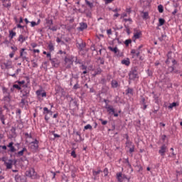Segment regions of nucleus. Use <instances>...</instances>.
Returning a JSON list of instances; mask_svg holds the SVG:
<instances>
[{"label":"nucleus","instance_id":"obj_63","mask_svg":"<svg viewBox=\"0 0 182 182\" xmlns=\"http://www.w3.org/2000/svg\"><path fill=\"white\" fill-rule=\"evenodd\" d=\"M81 69H82V70H87V66L82 64V65H81Z\"/></svg>","mask_w":182,"mask_h":182},{"label":"nucleus","instance_id":"obj_47","mask_svg":"<svg viewBox=\"0 0 182 182\" xmlns=\"http://www.w3.org/2000/svg\"><path fill=\"white\" fill-rule=\"evenodd\" d=\"M99 120L100 122H101L102 126H106V124H107V121L103 120V119L102 118H100Z\"/></svg>","mask_w":182,"mask_h":182},{"label":"nucleus","instance_id":"obj_6","mask_svg":"<svg viewBox=\"0 0 182 182\" xmlns=\"http://www.w3.org/2000/svg\"><path fill=\"white\" fill-rule=\"evenodd\" d=\"M167 145L166 144H162V146L160 147V149L159 150V153L161 157H164L166 156V152L167 151Z\"/></svg>","mask_w":182,"mask_h":182},{"label":"nucleus","instance_id":"obj_21","mask_svg":"<svg viewBox=\"0 0 182 182\" xmlns=\"http://www.w3.org/2000/svg\"><path fill=\"white\" fill-rule=\"evenodd\" d=\"M85 29H87V23H80V27H79V30L80 31H85Z\"/></svg>","mask_w":182,"mask_h":182},{"label":"nucleus","instance_id":"obj_44","mask_svg":"<svg viewBox=\"0 0 182 182\" xmlns=\"http://www.w3.org/2000/svg\"><path fill=\"white\" fill-rule=\"evenodd\" d=\"M103 102L105 103V108L110 106V105H109V103H110V100L104 99Z\"/></svg>","mask_w":182,"mask_h":182},{"label":"nucleus","instance_id":"obj_11","mask_svg":"<svg viewBox=\"0 0 182 182\" xmlns=\"http://www.w3.org/2000/svg\"><path fill=\"white\" fill-rule=\"evenodd\" d=\"M26 152H28V149H26V147H23L21 151L15 153V156L16 157H22V156H23V153Z\"/></svg>","mask_w":182,"mask_h":182},{"label":"nucleus","instance_id":"obj_56","mask_svg":"<svg viewBox=\"0 0 182 182\" xmlns=\"http://www.w3.org/2000/svg\"><path fill=\"white\" fill-rule=\"evenodd\" d=\"M80 87L79 86V83H77V82L73 86V89L75 90H77V89H80Z\"/></svg>","mask_w":182,"mask_h":182},{"label":"nucleus","instance_id":"obj_23","mask_svg":"<svg viewBox=\"0 0 182 182\" xmlns=\"http://www.w3.org/2000/svg\"><path fill=\"white\" fill-rule=\"evenodd\" d=\"M122 65H125V66H130V59L129 58L124 59L121 61Z\"/></svg>","mask_w":182,"mask_h":182},{"label":"nucleus","instance_id":"obj_52","mask_svg":"<svg viewBox=\"0 0 182 182\" xmlns=\"http://www.w3.org/2000/svg\"><path fill=\"white\" fill-rule=\"evenodd\" d=\"M11 50H13L12 52H13L14 53H15L16 52V50H18V47L14 46H11Z\"/></svg>","mask_w":182,"mask_h":182},{"label":"nucleus","instance_id":"obj_14","mask_svg":"<svg viewBox=\"0 0 182 182\" xmlns=\"http://www.w3.org/2000/svg\"><path fill=\"white\" fill-rule=\"evenodd\" d=\"M64 61L66 65L67 69L70 68L73 64L72 60H70V58H65Z\"/></svg>","mask_w":182,"mask_h":182},{"label":"nucleus","instance_id":"obj_50","mask_svg":"<svg viewBox=\"0 0 182 182\" xmlns=\"http://www.w3.org/2000/svg\"><path fill=\"white\" fill-rule=\"evenodd\" d=\"M43 111V114H45V113H46L47 114H49V113H50V110H49L48 107H44Z\"/></svg>","mask_w":182,"mask_h":182},{"label":"nucleus","instance_id":"obj_61","mask_svg":"<svg viewBox=\"0 0 182 182\" xmlns=\"http://www.w3.org/2000/svg\"><path fill=\"white\" fill-rule=\"evenodd\" d=\"M125 144L127 147H129V146H132V142L130 141V140H128L126 141Z\"/></svg>","mask_w":182,"mask_h":182},{"label":"nucleus","instance_id":"obj_59","mask_svg":"<svg viewBox=\"0 0 182 182\" xmlns=\"http://www.w3.org/2000/svg\"><path fill=\"white\" fill-rule=\"evenodd\" d=\"M113 1L114 0H104V1L105 2V5H109V4H112Z\"/></svg>","mask_w":182,"mask_h":182},{"label":"nucleus","instance_id":"obj_53","mask_svg":"<svg viewBox=\"0 0 182 182\" xmlns=\"http://www.w3.org/2000/svg\"><path fill=\"white\" fill-rule=\"evenodd\" d=\"M102 68H97L95 70V75H100V73H102Z\"/></svg>","mask_w":182,"mask_h":182},{"label":"nucleus","instance_id":"obj_16","mask_svg":"<svg viewBox=\"0 0 182 182\" xmlns=\"http://www.w3.org/2000/svg\"><path fill=\"white\" fill-rule=\"evenodd\" d=\"M32 149H34V150H38L39 149V141L38 139H35L33 141L31 142Z\"/></svg>","mask_w":182,"mask_h":182},{"label":"nucleus","instance_id":"obj_58","mask_svg":"<svg viewBox=\"0 0 182 182\" xmlns=\"http://www.w3.org/2000/svg\"><path fill=\"white\" fill-rule=\"evenodd\" d=\"M171 52H168V55H167V59L169 60H173V58H171Z\"/></svg>","mask_w":182,"mask_h":182},{"label":"nucleus","instance_id":"obj_9","mask_svg":"<svg viewBox=\"0 0 182 182\" xmlns=\"http://www.w3.org/2000/svg\"><path fill=\"white\" fill-rule=\"evenodd\" d=\"M131 55L132 56V59H136V58L140 56V51H139V50L132 49L131 50Z\"/></svg>","mask_w":182,"mask_h":182},{"label":"nucleus","instance_id":"obj_28","mask_svg":"<svg viewBox=\"0 0 182 182\" xmlns=\"http://www.w3.org/2000/svg\"><path fill=\"white\" fill-rule=\"evenodd\" d=\"M109 50H110L111 52H114V53H117L119 52V48H117V47L115 48H112V46H109L108 47Z\"/></svg>","mask_w":182,"mask_h":182},{"label":"nucleus","instance_id":"obj_1","mask_svg":"<svg viewBox=\"0 0 182 182\" xmlns=\"http://www.w3.org/2000/svg\"><path fill=\"white\" fill-rule=\"evenodd\" d=\"M129 80H136V79H139V72L137 71L136 67H134L131 69L129 73Z\"/></svg>","mask_w":182,"mask_h":182},{"label":"nucleus","instance_id":"obj_25","mask_svg":"<svg viewBox=\"0 0 182 182\" xmlns=\"http://www.w3.org/2000/svg\"><path fill=\"white\" fill-rule=\"evenodd\" d=\"M141 14H143L141 16L142 19H144L145 21H146V19H149L150 18V16H149V12H147V11H141Z\"/></svg>","mask_w":182,"mask_h":182},{"label":"nucleus","instance_id":"obj_62","mask_svg":"<svg viewBox=\"0 0 182 182\" xmlns=\"http://www.w3.org/2000/svg\"><path fill=\"white\" fill-rule=\"evenodd\" d=\"M26 137H28V139H32V134H28V132L25 133Z\"/></svg>","mask_w":182,"mask_h":182},{"label":"nucleus","instance_id":"obj_5","mask_svg":"<svg viewBox=\"0 0 182 182\" xmlns=\"http://www.w3.org/2000/svg\"><path fill=\"white\" fill-rule=\"evenodd\" d=\"M166 73L167 75H168V73H175L176 75H178L181 73V71L179 70H176L174 68V65H171L168 68Z\"/></svg>","mask_w":182,"mask_h":182},{"label":"nucleus","instance_id":"obj_18","mask_svg":"<svg viewBox=\"0 0 182 182\" xmlns=\"http://www.w3.org/2000/svg\"><path fill=\"white\" fill-rule=\"evenodd\" d=\"M76 46L78 48L79 50H83L86 47V44L83 43V41H81L80 43H77Z\"/></svg>","mask_w":182,"mask_h":182},{"label":"nucleus","instance_id":"obj_33","mask_svg":"<svg viewBox=\"0 0 182 182\" xmlns=\"http://www.w3.org/2000/svg\"><path fill=\"white\" fill-rule=\"evenodd\" d=\"M164 23H166V20H164V18H159V19L158 26H163V25H164Z\"/></svg>","mask_w":182,"mask_h":182},{"label":"nucleus","instance_id":"obj_57","mask_svg":"<svg viewBox=\"0 0 182 182\" xmlns=\"http://www.w3.org/2000/svg\"><path fill=\"white\" fill-rule=\"evenodd\" d=\"M1 117H5V115H4V109H2V108H0V119Z\"/></svg>","mask_w":182,"mask_h":182},{"label":"nucleus","instance_id":"obj_31","mask_svg":"<svg viewBox=\"0 0 182 182\" xmlns=\"http://www.w3.org/2000/svg\"><path fill=\"white\" fill-rule=\"evenodd\" d=\"M141 36V32H136L134 33L133 39H140V36Z\"/></svg>","mask_w":182,"mask_h":182},{"label":"nucleus","instance_id":"obj_30","mask_svg":"<svg viewBox=\"0 0 182 182\" xmlns=\"http://www.w3.org/2000/svg\"><path fill=\"white\" fill-rule=\"evenodd\" d=\"M76 136H78L79 139H75V141H76V143H79L80 141H82L83 139H82V135L80 134V132H77L75 133Z\"/></svg>","mask_w":182,"mask_h":182},{"label":"nucleus","instance_id":"obj_12","mask_svg":"<svg viewBox=\"0 0 182 182\" xmlns=\"http://www.w3.org/2000/svg\"><path fill=\"white\" fill-rule=\"evenodd\" d=\"M4 166H6L7 170H11L12 166H14V160L9 159L7 162H5Z\"/></svg>","mask_w":182,"mask_h":182},{"label":"nucleus","instance_id":"obj_26","mask_svg":"<svg viewBox=\"0 0 182 182\" xmlns=\"http://www.w3.org/2000/svg\"><path fill=\"white\" fill-rule=\"evenodd\" d=\"M46 23L47 26H52L53 25V19L49 18H46Z\"/></svg>","mask_w":182,"mask_h":182},{"label":"nucleus","instance_id":"obj_15","mask_svg":"<svg viewBox=\"0 0 182 182\" xmlns=\"http://www.w3.org/2000/svg\"><path fill=\"white\" fill-rule=\"evenodd\" d=\"M47 28L48 31H52V32H56L58 29H59V26L58 25H51V26H47Z\"/></svg>","mask_w":182,"mask_h":182},{"label":"nucleus","instance_id":"obj_27","mask_svg":"<svg viewBox=\"0 0 182 182\" xmlns=\"http://www.w3.org/2000/svg\"><path fill=\"white\" fill-rule=\"evenodd\" d=\"M76 173H77V168L74 167L71 170V177H72V178H75L76 177Z\"/></svg>","mask_w":182,"mask_h":182},{"label":"nucleus","instance_id":"obj_7","mask_svg":"<svg viewBox=\"0 0 182 182\" xmlns=\"http://www.w3.org/2000/svg\"><path fill=\"white\" fill-rule=\"evenodd\" d=\"M21 92L22 93L21 97H29L31 93V88H23Z\"/></svg>","mask_w":182,"mask_h":182},{"label":"nucleus","instance_id":"obj_54","mask_svg":"<svg viewBox=\"0 0 182 182\" xmlns=\"http://www.w3.org/2000/svg\"><path fill=\"white\" fill-rule=\"evenodd\" d=\"M0 120H1V123H2V124H4V125L6 124L5 120H6V118L5 117H3L0 118Z\"/></svg>","mask_w":182,"mask_h":182},{"label":"nucleus","instance_id":"obj_60","mask_svg":"<svg viewBox=\"0 0 182 182\" xmlns=\"http://www.w3.org/2000/svg\"><path fill=\"white\" fill-rule=\"evenodd\" d=\"M31 28H33V27L38 26V23L36 22H35V21H31Z\"/></svg>","mask_w":182,"mask_h":182},{"label":"nucleus","instance_id":"obj_49","mask_svg":"<svg viewBox=\"0 0 182 182\" xmlns=\"http://www.w3.org/2000/svg\"><path fill=\"white\" fill-rule=\"evenodd\" d=\"M13 87L14 89H17V90H21L22 87H21V86H19L18 85L14 84L13 85Z\"/></svg>","mask_w":182,"mask_h":182},{"label":"nucleus","instance_id":"obj_3","mask_svg":"<svg viewBox=\"0 0 182 182\" xmlns=\"http://www.w3.org/2000/svg\"><path fill=\"white\" fill-rule=\"evenodd\" d=\"M26 177L32 178V180H36L38 178V173L35 171V168H31L29 170L26 171Z\"/></svg>","mask_w":182,"mask_h":182},{"label":"nucleus","instance_id":"obj_41","mask_svg":"<svg viewBox=\"0 0 182 182\" xmlns=\"http://www.w3.org/2000/svg\"><path fill=\"white\" fill-rule=\"evenodd\" d=\"M127 95H133V88L128 87L126 90Z\"/></svg>","mask_w":182,"mask_h":182},{"label":"nucleus","instance_id":"obj_4","mask_svg":"<svg viewBox=\"0 0 182 182\" xmlns=\"http://www.w3.org/2000/svg\"><path fill=\"white\" fill-rule=\"evenodd\" d=\"M26 48H21L20 50V59H22L23 62H29V58H28L26 55H28V52L26 51Z\"/></svg>","mask_w":182,"mask_h":182},{"label":"nucleus","instance_id":"obj_13","mask_svg":"<svg viewBox=\"0 0 182 182\" xmlns=\"http://www.w3.org/2000/svg\"><path fill=\"white\" fill-rule=\"evenodd\" d=\"M108 114H113V113H114V112L116 111V109H114V107H113V105H109L107 107H105Z\"/></svg>","mask_w":182,"mask_h":182},{"label":"nucleus","instance_id":"obj_37","mask_svg":"<svg viewBox=\"0 0 182 182\" xmlns=\"http://www.w3.org/2000/svg\"><path fill=\"white\" fill-rule=\"evenodd\" d=\"M178 105H179V104L178 102H173V103L169 105L168 108L173 109V107H176V106H178Z\"/></svg>","mask_w":182,"mask_h":182},{"label":"nucleus","instance_id":"obj_29","mask_svg":"<svg viewBox=\"0 0 182 182\" xmlns=\"http://www.w3.org/2000/svg\"><path fill=\"white\" fill-rule=\"evenodd\" d=\"M4 65L6 68V69H9V68H12V63L11 61L4 63Z\"/></svg>","mask_w":182,"mask_h":182},{"label":"nucleus","instance_id":"obj_2","mask_svg":"<svg viewBox=\"0 0 182 182\" xmlns=\"http://www.w3.org/2000/svg\"><path fill=\"white\" fill-rule=\"evenodd\" d=\"M2 92H3V100L4 102H7L9 103L11 102V92H9V90L5 87H2Z\"/></svg>","mask_w":182,"mask_h":182},{"label":"nucleus","instance_id":"obj_19","mask_svg":"<svg viewBox=\"0 0 182 182\" xmlns=\"http://www.w3.org/2000/svg\"><path fill=\"white\" fill-rule=\"evenodd\" d=\"M28 40V36H23V35L21 34L18 36V41L21 43H23L25 41Z\"/></svg>","mask_w":182,"mask_h":182},{"label":"nucleus","instance_id":"obj_42","mask_svg":"<svg viewBox=\"0 0 182 182\" xmlns=\"http://www.w3.org/2000/svg\"><path fill=\"white\" fill-rule=\"evenodd\" d=\"M15 180L16 182H23L22 178H21V176H19V175L15 176Z\"/></svg>","mask_w":182,"mask_h":182},{"label":"nucleus","instance_id":"obj_8","mask_svg":"<svg viewBox=\"0 0 182 182\" xmlns=\"http://www.w3.org/2000/svg\"><path fill=\"white\" fill-rule=\"evenodd\" d=\"M50 60L51 62L53 68H59V64L60 63V62L59 61V60H58V58H50Z\"/></svg>","mask_w":182,"mask_h":182},{"label":"nucleus","instance_id":"obj_22","mask_svg":"<svg viewBox=\"0 0 182 182\" xmlns=\"http://www.w3.org/2000/svg\"><path fill=\"white\" fill-rule=\"evenodd\" d=\"M36 94L37 95L38 97H39V96H42V97H46V92H42V90H38L36 92Z\"/></svg>","mask_w":182,"mask_h":182},{"label":"nucleus","instance_id":"obj_20","mask_svg":"<svg viewBox=\"0 0 182 182\" xmlns=\"http://www.w3.org/2000/svg\"><path fill=\"white\" fill-rule=\"evenodd\" d=\"M116 178L118 182H123V173L122 172H119L116 175Z\"/></svg>","mask_w":182,"mask_h":182},{"label":"nucleus","instance_id":"obj_64","mask_svg":"<svg viewBox=\"0 0 182 182\" xmlns=\"http://www.w3.org/2000/svg\"><path fill=\"white\" fill-rule=\"evenodd\" d=\"M134 145L132 146V147L129 148V153H134Z\"/></svg>","mask_w":182,"mask_h":182},{"label":"nucleus","instance_id":"obj_39","mask_svg":"<svg viewBox=\"0 0 182 182\" xmlns=\"http://www.w3.org/2000/svg\"><path fill=\"white\" fill-rule=\"evenodd\" d=\"M85 4L87 6H89L90 8V9H92V8H93V6H94L93 3H92V2L89 1H87V0H85Z\"/></svg>","mask_w":182,"mask_h":182},{"label":"nucleus","instance_id":"obj_40","mask_svg":"<svg viewBox=\"0 0 182 182\" xmlns=\"http://www.w3.org/2000/svg\"><path fill=\"white\" fill-rule=\"evenodd\" d=\"M26 99H28V97H21V105H22V106L26 105Z\"/></svg>","mask_w":182,"mask_h":182},{"label":"nucleus","instance_id":"obj_10","mask_svg":"<svg viewBox=\"0 0 182 182\" xmlns=\"http://www.w3.org/2000/svg\"><path fill=\"white\" fill-rule=\"evenodd\" d=\"M14 141H11L8 145L7 147L9 149V153H16V149H15V146H14Z\"/></svg>","mask_w":182,"mask_h":182},{"label":"nucleus","instance_id":"obj_32","mask_svg":"<svg viewBox=\"0 0 182 182\" xmlns=\"http://www.w3.org/2000/svg\"><path fill=\"white\" fill-rule=\"evenodd\" d=\"M14 36H16V32H14V31H9L10 39H14Z\"/></svg>","mask_w":182,"mask_h":182},{"label":"nucleus","instance_id":"obj_24","mask_svg":"<svg viewBox=\"0 0 182 182\" xmlns=\"http://www.w3.org/2000/svg\"><path fill=\"white\" fill-rule=\"evenodd\" d=\"M111 86L113 89H116V87H119V82H117V80H112L111 82Z\"/></svg>","mask_w":182,"mask_h":182},{"label":"nucleus","instance_id":"obj_17","mask_svg":"<svg viewBox=\"0 0 182 182\" xmlns=\"http://www.w3.org/2000/svg\"><path fill=\"white\" fill-rule=\"evenodd\" d=\"M2 4H3V6H4V8H11V4L9 1V0H0Z\"/></svg>","mask_w":182,"mask_h":182},{"label":"nucleus","instance_id":"obj_38","mask_svg":"<svg viewBox=\"0 0 182 182\" xmlns=\"http://www.w3.org/2000/svg\"><path fill=\"white\" fill-rule=\"evenodd\" d=\"M152 95H154V99L155 100V103L159 105V95H157V94H154V92H152Z\"/></svg>","mask_w":182,"mask_h":182},{"label":"nucleus","instance_id":"obj_51","mask_svg":"<svg viewBox=\"0 0 182 182\" xmlns=\"http://www.w3.org/2000/svg\"><path fill=\"white\" fill-rule=\"evenodd\" d=\"M104 174H105V177H107V176H109V169L107 168H105Z\"/></svg>","mask_w":182,"mask_h":182},{"label":"nucleus","instance_id":"obj_43","mask_svg":"<svg viewBox=\"0 0 182 182\" xmlns=\"http://www.w3.org/2000/svg\"><path fill=\"white\" fill-rule=\"evenodd\" d=\"M48 49L49 50H50V52H53V50H55V46H53V44H52V43L48 44Z\"/></svg>","mask_w":182,"mask_h":182},{"label":"nucleus","instance_id":"obj_46","mask_svg":"<svg viewBox=\"0 0 182 182\" xmlns=\"http://www.w3.org/2000/svg\"><path fill=\"white\" fill-rule=\"evenodd\" d=\"M132 43V40L131 39H127L124 41V45L126 46H129Z\"/></svg>","mask_w":182,"mask_h":182},{"label":"nucleus","instance_id":"obj_36","mask_svg":"<svg viewBox=\"0 0 182 182\" xmlns=\"http://www.w3.org/2000/svg\"><path fill=\"white\" fill-rule=\"evenodd\" d=\"M158 11L159 14H163V12H164V7H163V5L160 4L158 6Z\"/></svg>","mask_w":182,"mask_h":182},{"label":"nucleus","instance_id":"obj_55","mask_svg":"<svg viewBox=\"0 0 182 182\" xmlns=\"http://www.w3.org/2000/svg\"><path fill=\"white\" fill-rule=\"evenodd\" d=\"M71 156H72L74 159H76V157H77V156L76 155V151H75V150H73V151H71Z\"/></svg>","mask_w":182,"mask_h":182},{"label":"nucleus","instance_id":"obj_48","mask_svg":"<svg viewBox=\"0 0 182 182\" xmlns=\"http://www.w3.org/2000/svg\"><path fill=\"white\" fill-rule=\"evenodd\" d=\"M97 60H100V65H105V59L103 58H98Z\"/></svg>","mask_w":182,"mask_h":182},{"label":"nucleus","instance_id":"obj_34","mask_svg":"<svg viewBox=\"0 0 182 182\" xmlns=\"http://www.w3.org/2000/svg\"><path fill=\"white\" fill-rule=\"evenodd\" d=\"M100 173H102V171L100 169L98 170V171H92V176H94L95 180H96V176H97V174H100Z\"/></svg>","mask_w":182,"mask_h":182},{"label":"nucleus","instance_id":"obj_45","mask_svg":"<svg viewBox=\"0 0 182 182\" xmlns=\"http://www.w3.org/2000/svg\"><path fill=\"white\" fill-rule=\"evenodd\" d=\"M92 125L89 124L84 127V130H92Z\"/></svg>","mask_w":182,"mask_h":182},{"label":"nucleus","instance_id":"obj_35","mask_svg":"<svg viewBox=\"0 0 182 182\" xmlns=\"http://www.w3.org/2000/svg\"><path fill=\"white\" fill-rule=\"evenodd\" d=\"M166 39H167V35L166 34H162L161 36L159 38L160 42H163V41H166Z\"/></svg>","mask_w":182,"mask_h":182}]
</instances>
